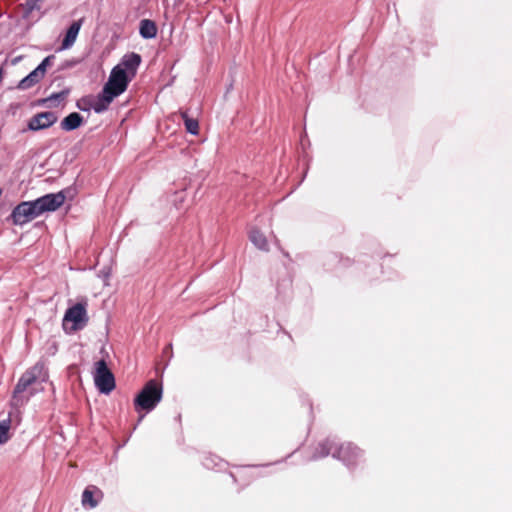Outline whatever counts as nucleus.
Instances as JSON below:
<instances>
[{
  "instance_id": "f257e3e1",
  "label": "nucleus",
  "mask_w": 512,
  "mask_h": 512,
  "mask_svg": "<svg viewBox=\"0 0 512 512\" xmlns=\"http://www.w3.org/2000/svg\"><path fill=\"white\" fill-rule=\"evenodd\" d=\"M331 455L341 461L349 470H354L364 461V451L351 442L339 443L335 438L319 442L310 460L316 461Z\"/></svg>"
},
{
  "instance_id": "f03ea898",
  "label": "nucleus",
  "mask_w": 512,
  "mask_h": 512,
  "mask_svg": "<svg viewBox=\"0 0 512 512\" xmlns=\"http://www.w3.org/2000/svg\"><path fill=\"white\" fill-rule=\"evenodd\" d=\"M163 388L156 380H149L134 398V408L140 414L137 424H139L145 415L153 411L161 401Z\"/></svg>"
},
{
  "instance_id": "7ed1b4c3",
  "label": "nucleus",
  "mask_w": 512,
  "mask_h": 512,
  "mask_svg": "<svg viewBox=\"0 0 512 512\" xmlns=\"http://www.w3.org/2000/svg\"><path fill=\"white\" fill-rule=\"evenodd\" d=\"M132 79L127 75L120 66H114L110 72L107 82L104 84L102 90L99 92L102 100L109 105L115 98L123 94Z\"/></svg>"
},
{
  "instance_id": "20e7f679",
  "label": "nucleus",
  "mask_w": 512,
  "mask_h": 512,
  "mask_svg": "<svg viewBox=\"0 0 512 512\" xmlns=\"http://www.w3.org/2000/svg\"><path fill=\"white\" fill-rule=\"evenodd\" d=\"M87 303L77 302L65 311L62 326L66 332L82 330L88 323Z\"/></svg>"
},
{
  "instance_id": "39448f33",
  "label": "nucleus",
  "mask_w": 512,
  "mask_h": 512,
  "mask_svg": "<svg viewBox=\"0 0 512 512\" xmlns=\"http://www.w3.org/2000/svg\"><path fill=\"white\" fill-rule=\"evenodd\" d=\"M44 371V365L40 362L36 363L33 367L26 370L19 378L13 390V401L16 405L23 404L28 401V397L24 400L22 394L27 391L33 383H35Z\"/></svg>"
},
{
  "instance_id": "423d86ee",
  "label": "nucleus",
  "mask_w": 512,
  "mask_h": 512,
  "mask_svg": "<svg viewBox=\"0 0 512 512\" xmlns=\"http://www.w3.org/2000/svg\"><path fill=\"white\" fill-rule=\"evenodd\" d=\"M44 371V365L40 362L36 363L33 367L26 370L19 378L13 390V401L16 405L23 404L28 401V397L24 400L22 394L27 391L33 383H35Z\"/></svg>"
},
{
  "instance_id": "0eeeda50",
  "label": "nucleus",
  "mask_w": 512,
  "mask_h": 512,
  "mask_svg": "<svg viewBox=\"0 0 512 512\" xmlns=\"http://www.w3.org/2000/svg\"><path fill=\"white\" fill-rule=\"evenodd\" d=\"M44 371V365L40 362L36 363L33 367L26 370L19 378L13 390V401L16 405L23 404L28 401V397L24 400L22 394L27 391L33 383H35Z\"/></svg>"
},
{
  "instance_id": "6e6552de",
  "label": "nucleus",
  "mask_w": 512,
  "mask_h": 512,
  "mask_svg": "<svg viewBox=\"0 0 512 512\" xmlns=\"http://www.w3.org/2000/svg\"><path fill=\"white\" fill-rule=\"evenodd\" d=\"M94 383L102 394L108 395L115 389V377L104 359L95 362Z\"/></svg>"
},
{
  "instance_id": "1a4fd4ad",
  "label": "nucleus",
  "mask_w": 512,
  "mask_h": 512,
  "mask_svg": "<svg viewBox=\"0 0 512 512\" xmlns=\"http://www.w3.org/2000/svg\"><path fill=\"white\" fill-rule=\"evenodd\" d=\"M72 192L71 188L63 189L57 193H48L34 200L38 213L41 215L45 212H54L60 208L67 197Z\"/></svg>"
},
{
  "instance_id": "9d476101",
  "label": "nucleus",
  "mask_w": 512,
  "mask_h": 512,
  "mask_svg": "<svg viewBox=\"0 0 512 512\" xmlns=\"http://www.w3.org/2000/svg\"><path fill=\"white\" fill-rule=\"evenodd\" d=\"M34 200L23 201L16 205L12 210L10 218L14 225L23 226L31 220L40 216Z\"/></svg>"
},
{
  "instance_id": "9b49d317",
  "label": "nucleus",
  "mask_w": 512,
  "mask_h": 512,
  "mask_svg": "<svg viewBox=\"0 0 512 512\" xmlns=\"http://www.w3.org/2000/svg\"><path fill=\"white\" fill-rule=\"evenodd\" d=\"M58 120L55 112L52 111H44L35 114L28 120L27 129L30 131H39L43 129H47L54 125Z\"/></svg>"
},
{
  "instance_id": "f8f14e48",
  "label": "nucleus",
  "mask_w": 512,
  "mask_h": 512,
  "mask_svg": "<svg viewBox=\"0 0 512 512\" xmlns=\"http://www.w3.org/2000/svg\"><path fill=\"white\" fill-rule=\"evenodd\" d=\"M76 107L83 112H89L93 109L95 113L100 114L108 110L109 104L104 102L101 94L98 93L96 100L91 95L81 97L76 101Z\"/></svg>"
},
{
  "instance_id": "ddd939ff",
  "label": "nucleus",
  "mask_w": 512,
  "mask_h": 512,
  "mask_svg": "<svg viewBox=\"0 0 512 512\" xmlns=\"http://www.w3.org/2000/svg\"><path fill=\"white\" fill-rule=\"evenodd\" d=\"M83 23L84 18H80L70 24L65 32L61 45L57 48L58 52L70 49L74 45Z\"/></svg>"
},
{
  "instance_id": "4468645a",
  "label": "nucleus",
  "mask_w": 512,
  "mask_h": 512,
  "mask_svg": "<svg viewBox=\"0 0 512 512\" xmlns=\"http://www.w3.org/2000/svg\"><path fill=\"white\" fill-rule=\"evenodd\" d=\"M142 61L141 55L135 52L125 54L120 63L116 66H120L127 75L133 79L136 76L137 69Z\"/></svg>"
},
{
  "instance_id": "2eb2a0df",
  "label": "nucleus",
  "mask_w": 512,
  "mask_h": 512,
  "mask_svg": "<svg viewBox=\"0 0 512 512\" xmlns=\"http://www.w3.org/2000/svg\"><path fill=\"white\" fill-rule=\"evenodd\" d=\"M103 498L102 491L96 486H88L82 493V505L90 509L95 508Z\"/></svg>"
},
{
  "instance_id": "dca6fc26",
  "label": "nucleus",
  "mask_w": 512,
  "mask_h": 512,
  "mask_svg": "<svg viewBox=\"0 0 512 512\" xmlns=\"http://www.w3.org/2000/svg\"><path fill=\"white\" fill-rule=\"evenodd\" d=\"M83 123V116L78 112H72L62 119L60 127L62 130L70 132L79 128Z\"/></svg>"
},
{
  "instance_id": "f3484780",
  "label": "nucleus",
  "mask_w": 512,
  "mask_h": 512,
  "mask_svg": "<svg viewBox=\"0 0 512 512\" xmlns=\"http://www.w3.org/2000/svg\"><path fill=\"white\" fill-rule=\"evenodd\" d=\"M139 34L143 39H153L157 35L156 23L150 19H142L139 24Z\"/></svg>"
},
{
  "instance_id": "a211bd4d",
  "label": "nucleus",
  "mask_w": 512,
  "mask_h": 512,
  "mask_svg": "<svg viewBox=\"0 0 512 512\" xmlns=\"http://www.w3.org/2000/svg\"><path fill=\"white\" fill-rule=\"evenodd\" d=\"M202 464L206 469L221 470L226 466V462L214 454H206L202 459Z\"/></svg>"
},
{
  "instance_id": "6ab92c4d",
  "label": "nucleus",
  "mask_w": 512,
  "mask_h": 512,
  "mask_svg": "<svg viewBox=\"0 0 512 512\" xmlns=\"http://www.w3.org/2000/svg\"><path fill=\"white\" fill-rule=\"evenodd\" d=\"M42 79V76H40V74L34 69L19 81L17 88L19 90H27L39 83Z\"/></svg>"
},
{
  "instance_id": "aec40b11",
  "label": "nucleus",
  "mask_w": 512,
  "mask_h": 512,
  "mask_svg": "<svg viewBox=\"0 0 512 512\" xmlns=\"http://www.w3.org/2000/svg\"><path fill=\"white\" fill-rule=\"evenodd\" d=\"M180 116L184 122L185 129L191 135H198L199 123L196 118L190 117L187 111H180Z\"/></svg>"
},
{
  "instance_id": "412c9836",
  "label": "nucleus",
  "mask_w": 512,
  "mask_h": 512,
  "mask_svg": "<svg viewBox=\"0 0 512 512\" xmlns=\"http://www.w3.org/2000/svg\"><path fill=\"white\" fill-rule=\"evenodd\" d=\"M250 241L260 250H268V242L264 234L258 229H252L249 233Z\"/></svg>"
},
{
  "instance_id": "4be33fe9",
  "label": "nucleus",
  "mask_w": 512,
  "mask_h": 512,
  "mask_svg": "<svg viewBox=\"0 0 512 512\" xmlns=\"http://www.w3.org/2000/svg\"><path fill=\"white\" fill-rule=\"evenodd\" d=\"M11 419L8 417L0 421V445L7 443L10 439Z\"/></svg>"
},
{
  "instance_id": "5701e85b",
  "label": "nucleus",
  "mask_w": 512,
  "mask_h": 512,
  "mask_svg": "<svg viewBox=\"0 0 512 512\" xmlns=\"http://www.w3.org/2000/svg\"><path fill=\"white\" fill-rule=\"evenodd\" d=\"M41 1L42 0H26L23 4V17L27 18L34 10H39Z\"/></svg>"
},
{
  "instance_id": "b1692460",
  "label": "nucleus",
  "mask_w": 512,
  "mask_h": 512,
  "mask_svg": "<svg viewBox=\"0 0 512 512\" xmlns=\"http://www.w3.org/2000/svg\"><path fill=\"white\" fill-rule=\"evenodd\" d=\"M54 59H55L54 55H48L35 68V71H37L40 74V76H42V78H43L45 76L47 67H49L52 64Z\"/></svg>"
},
{
  "instance_id": "393cba45",
  "label": "nucleus",
  "mask_w": 512,
  "mask_h": 512,
  "mask_svg": "<svg viewBox=\"0 0 512 512\" xmlns=\"http://www.w3.org/2000/svg\"><path fill=\"white\" fill-rule=\"evenodd\" d=\"M68 94H69V90L64 89L60 92L51 94L48 98L44 99L43 102L46 103V102H52V101H62L67 97Z\"/></svg>"
}]
</instances>
